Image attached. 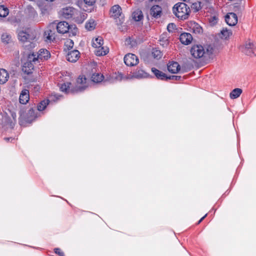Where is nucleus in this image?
Returning a JSON list of instances; mask_svg holds the SVG:
<instances>
[{"instance_id":"f257e3e1","label":"nucleus","mask_w":256,"mask_h":256,"mask_svg":"<svg viewBox=\"0 0 256 256\" xmlns=\"http://www.w3.org/2000/svg\"><path fill=\"white\" fill-rule=\"evenodd\" d=\"M191 12L190 7L184 2H178L172 8L174 14L178 19L185 20L188 18Z\"/></svg>"},{"instance_id":"f03ea898","label":"nucleus","mask_w":256,"mask_h":256,"mask_svg":"<svg viewBox=\"0 0 256 256\" xmlns=\"http://www.w3.org/2000/svg\"><path fill=\"white\" fill-rule=\"evenodd\" d=\"M34 38L33 34L28 33L26 31L20 30L18 32V38L24 44L26 50H30L35 47L36 43L34 42Z\"/></svg>"},{"instance_id":"7ed1b4c3","label":"nucleus","mask_w":256,"mask_h":256,"mask_svg":"<svg viewBox=\"0 0 256 256\" xmlns=\"http://www.w3.org/2000/svg\"><path fill=\"white\" fill-rule=\"evenodd\" d=\"M50 56V52L46 49H40L36 54L34 52L29 54L30 60H32L34 63L40 62L48 60Z\"/></svg>"},{"instance_id":"20e7f679","label":"nucleus","mask_w":256,"mask_h":256,"mask_svg":"<svg viewBox=\"0 0 256 256\" xmlns=\"http://www.w3.org/2000/svg\"><path fill=\"white\" fill-rule=\"evenodd\" d=\"M57 31L60 34H65L69 32L70 30L72 29V33L73 34H76L78 31V30L75 25L70 26L66 22H58L56 26Z\"/></svg>"},{"instance_id":"39448f33","label":"nucleus","mask_w":256,"mask_h":256,"mask_svg":"<svg viewBox=\"0 0 256 256\" xmlns=\"http://www.w3.org/2000/svg\"><path fill=\"white\" fill-rule=\"evenodd\" d=\"M240 50L246 55L252 56L256 55L254 54L255 46L254 42L250 40L244 42V44L240 48Z\"/></svg>"},{"instance_id":"423d86ee","label":"nucleus","mask_w":256,"mask_h":256,"mask_svg":"<svg viewBox=\"0 0 256 256\" xmlns=\"http://www.w3.org/2000/svg\"><path fill=\"white\" fill-rule=\"evenodd\" d=\"M56 24H50L44 32V38L47 42H52L56 38Z\"/></svg>"},{"instance_id":"0eeeda50","label":"nucleus","mask_w":256,"mask_h":256,"mask_svg":"<svg viewBox=\"0 0 256 256\" xmlns=\"http://www.w3.org/2000/svg\"><path fill=\"white\" fill-rule=\"evenodd\" d=\"M190 54L195 58H200L206 54L204 48L201 45H194L190 48Z\"/></svg>"},{"instance_id":"6e6552de","label":"nucleus","mask_w":256,"mask_h":256,"mask_svg":"<svg viewBox=\"0 0 256 256\" xmlns=\"http://www.w3.org/2000/svg\"><path fill=\"white\" fill-rule=\"evenodd\" d=\"M77 14V10L72 7H66L60 10V14L66 19L72 18Z\"/></svg>"},{"instance_id":"1a4fd4ad","label":"nucleus","mask_w":256,"mask_h":256,"mask_svg":"<svg viewBox=\"0 0 256 256\" xmlns=\"http://www.w3.org/2000/svg\"><path fill=\"white\" fill-rule=\"evenodd\" d=\"M124 62L128 66H134L136 65L139 60L137 56L132 54H128L124 57Z\"/></svg>"},{"instance_id":"9d476101","label":"nucleus","mask_w":256,"mask_h":256,"mask_svg":"<svg viewBox=\"0 0 256 256\" xmlns=\"http://www.w3.org/2000/svg\"><path fill=\"white\" fill-rule=\"evenodd\" d=\"M86 79L84 76H80L76 80V86L74 90H72V92H82L84 90L87 86L86 84Z\"/></svg>"},{"instance_id":"9b49d317","label":"nucleus","mask_w":256,"mask_h":256,"mask_svg":"<svg viewBox=\"0 0 256 256\" xmlns=\"http://www.w3.org/2000/svg\"><path fill=\"white\" fill-rule=\"evenodd\" d=\"M225 20L229 26H234L238 22V16L234 12H229L226 16Z\"/></svg>"},{"instance_id":"f8f14e48","label":"nucleus","mask_w":256,"mask_h":256,"mask_svg":"<svg viewBox=\"0 0 256 256\" xmlns=\"http://www.w3.org/2000/svg\"><path fill=\"white\" fill-rule=\"evenodd\" d=\"M80 53L78 50H72L68 52L66 60L72 62H76L80 58Z\"/></svg>"},{"instance_id":"ddd939ff","label":"nucleus","mask_w":256,"mask_h":256,"mask_svg":"<svg viewBox=\"0 0 256 256\" xmlns=\"http://www.w3.org/2000/svg\"><path fill=\"white\" fill-rule=\"evenodd\" d=\"M34 64H36V63H34L32 60H30L28 55V61L25 62L23 66L22 70L28 74L31 73L34 68Z\"/></svg>"},{"instance_id":"4468645a","label":"nucleus","mask_w":256,"mask_h":256,"mask_svg":"<svg viewBox=\"0 0 256 256\" xmlns=\"http://www.w3.org/2000/svg\"><path fill=\"white\" fill-rule=\"evenodd\" d=\"M162 8L158 5H154L150 10V14L153 17L158 18L161 16Z\"/></svg>"},{"instance_id":"2eb2a0df","label":"nucleus","mask_w":256,"mask_h":256,"mask_svg":"<svg viewBox=\"0 0 256 256\" xmlns=\"http://www.w3.org/2000/svg\"><path fill=\"white\" fill-rule=\"evenodd\" d=\"M149 74L142 70L138 68L132 73V78H143L148 77Z\"/></svg>"},{"instance_id":"dca6fc26","label":"nucleus","mask_w":256,"mask_h":256,"mask_svg":"<svg viewBox=\"0 0 256 256\" xmlns=\"http://www.w3.org/2000/svg\"><path fill=\"white\" fill-rule=\"evenodd\" d=\"M180 66L177 62H169V63L168 64V70L172 74H176L178 72L180 71Z\"/></svg>"},{"instance_id":"f3484780","label":"nucleus","mask_w":256,"mask_h":256,"mask_svg":"<svg viewBox=\"0 0 256 256\" xmlns=\"http://www.w3.org/2000/svg\"><path fill=\"white\" fill-rule=\"evenodd\" d=\"M180 40L182 44L188 45L192 41V37L190 34L184 32L180 35Z\"/></svg>"},{"instance_id":"a211bd4d","label":"nucleus","mask_w":256,"mask_h":256,"mask_svg":"<svg viewBox=\"0 0 256 256\" xmlns=\"http://www.w3.org/2000/svg\"><path fill=\"white\" fill-rule=\"evenodd\" d=\"M122 14V8L118 5L114 6L110 10L111 16L114 18H119Z\"/></svg>"},{"instance_id":"6ab92c4d","label":"nucleus","mask_w":256,"mask_h":256,"mask_svg":"<svg viewBox=\"0 0 256 256\" xmlns=\"http://www.w3.org/2000/svg\"><path fill=\"white\" fill-rule=\"evenodd\" d=\"M29 98V91L28 90H24L22 91L20 96V102L22 104H26L28 102Z\"/></svg>"},{"instance_id":"aec40b11","label":"nucleus","mask_w":256,"mask_h":256,"mask_svg":"<svg viewBox=\"0 0 256 256\" xmlns=\"http://www.w3.org/2000/svg\"><path fill=\"white\" fill-rule=\"evenodd\" d=\"M152 72L157 78L162 80H167V76L163 72L155 68H152Z\"/></svg>"},{"instance_id":"412c9836","label":"nucleus","mask_w":256,"mask_h":256,"mask_svg":"<svg viewBox=\"0 0 256 256\" xmlns=\"http://www.w3.org/2000/svg\"><path fill=\"white\" fill-rule=\"evenodd\" d=\"M9 78V74L4 69H0V84H4Z\"/></svg>"},{"instance_id":"4be33fe9","label":"nucleus","mask_w":256,"mask_h":256,"mask_svg":"<svg viewBox=\"0 0 256 256\" xmlns=\"http://www.w3.org/2000/svg\"><path fill=\"white\" fill-rule=\"evenodd\" d=\"M133 19L136 22H139L143 18V14L141 10L138 9L134 11L132 14Z\"/></svg>"},{"instance_id":"5701e85b","label":"nucleus","mask_w":256,"mask_h":256,"mask_svg":"<svg viewBox=\"0 0 256 256\" xmlns=\"http://www.w3.org/2000/svg\"><path fill=\"white\" fill-rule=\"evenodd\" d=\"M108 52V48L106 47L104 48L102 46L100 48H96L95 54L98 56H104Z\"/></svg>"},{"instance_id":"b1692460","label":"nucleus","mask_w":256,"mask_h":256,"mask_svg":"<svg viewBox=\"0 0 256 256\" xmlns=\"http://www.w3.org/2000/svg\"><path fill=\"white\" fill-rule=\"evenodd\" d=\"M104 78L103 74L99 73L93 74L91 76L92 80L96 83H98L102 81Z\"/></svg>"},{"instance_id":"393cba45","label":"nucleus","mask_w":256,"mask_h":256,"mask_svg":"<svg viewBox=\"0 0 256 256\" xmlns=\"http://www.w3.org/2000/svg\"><path fill=\"white\" fill-rule=\"evenodd\" d=\"M191 28L192 32L195 34H200L202 32V27L198 23L195 22L191 23Z\"/></svg>"},{"instance_id":"a878e982","label":"nucleus","mask_w":256,"mask_h":256,"mask_svg":"<svg viewBox=\"0 0 256 256\" xmlns=\"http://www.w3.org/2000/svg\"><path fill=\"white\" fill-rule=\"evenodd\" d=\"M36 110L30 108L26 113L28 120L32 121L34 120L36 117Z\"/></svg>"},{"instance_id":"bb28decb","label":"nucleus","mask_w":256,"mask_h":256,"mask_svg":"<svg viewBox=\"0 0 256 256\" xmlns=\"http://www.w3.org/2000/svg\"><path fill=\"white\" fill-rule=\"evenodd\" d=\"M103 44L104 40L100 36L96 38L94 40L92 41V46L95 48H100L102 46Z\"/></svg>"},{"instance_id":"cd10ccee","label":"nucleus","mask_w":256,"mask_h":256,"mask_svg":"<svg viewBox=\"0 0 256 256\" xmlns=\"http://www.w3.org/2000/svg\"><path fill=\"white\" fill-rule=\"evenodd\" d=\"M50 102L49 100H44L40 102L37 106V110L38 111L44 110Z\"/></svg>"},{"instance_id":"c85d7f7f","label":"nucleus","mask_w":256,"mask_h":256,"mask_svg":"<svg viewBox=\"0 0 256 256\" xmlns=\"http://www.w3.org/2000/svg\"><path fill=\"white\" fill-rule=\"evenodd\" d=\"M71 84H72L70 82H64L61 84L60 90L66 93H68L70 91Z\"/></svg>"},{"instance_id":"c756f323","label":"nucleus","mask_w":256,"mask_h":256,"mask_svg":"<svg viewBox=\"0 0 256 256\" xmlns=\"http://www.w3.org/2000/svg\"><path fill=\"white\" fill-rule=\"evenodd\" d=\"M242 92V90L240 88H235L230 92V97L231 98H236L240 96Z\"/></svg>"},{"instance_id":"7c9ffc66","label":"nucleus","mask_w":256,"mask_h":256,"mask_svg":"<svg viewBox=\"0 0 256 256\" xmlns=\"http://www.w3.org/2000/svg\"><path fill=\"white\" fill-rule=\"evenodd\" d=\"M160 44L162 46H166L169 44V40L164 34H162L160 36Z\"/></svg>"},{"instance_id":"2f4dec72","label":"nucleus","mask_w":256,"mask_h":256,"mask_svg":"<svg viewBox=\"0 0 256 256\" xmlns=\"http://www.w3.org/2000/svg\"><path fill=\"white\" fill-rule=\"evenodd\" d=\"M96 24L93 20L86 22L85 25L86 28L88 30H92L95 28Z\"/></svg>"},{"instance_id":"473e14b6","label":"nucleus","mask_w":256,"mask_h":256,"mask_svg":"<svg viewBox=\"0 0 256 256\" xmlns=\"http://www.w3.org/2000/svg\"><path fill=\"white\" fill-rule=\"evenodd\" d=\"M152 56L154 58L159 60L162 58V54L160 50L155 48L152 50Z\"/></svg>"},{"instance_id":"72a5a7b5","label":"nucleus","mask_w":256,"mask_h":256,"mask_svg":"<svg viewBox=\"0 0 256 256\" xmlns=\"http://www.w3.org/2000/svg\"><path fill=\"white\" fill-rule=\"evenodd\" d=\"M8 14V10L4 6H0V16L6 17Z\"/></svg>"},{"instance_id":"f704fd0d","label":"nucleus","mask_w":256,"mask_h":256,"mask_svg":"<svg viewBox=\"0 0 256 256\" xmlns=\"http://www.w3.org/2000/svg\"><path fill=\"white\" fill-rule=\"evenodd\" d=\"M221 34L222 36V38H227L232 34V32L226 28H224L221 30Z\"/></svg>"},{"instance_id":"c9c22d12","label":"nucleus","mask_w":256,"mask_h":256,"mask_svg":"<svg viewBox=\"0 0 256 256\" xmlns=\"http://www.w3.org/2000/svg\"><path fill=\"white\" fill-rule=\"evenodd\" d=\"M65 48L70 50L74 46V42L71 40H68L64 43Z\"/></svg>"},{"instance_id":"e433bc0d","label":"nucleus","mask_w":256,"mask_h":256,"mask_svg":"<svg viewBox=\"0 0 256 256\" xmlns=\"http://www.w3.org/2000/svg\"><path fill=\"white\" fill-rule=\"evenodd\" d=\"M10 40V35H8V34H3L2 35V42L6 43V44H8L9 42V41Z\"/></svg>"},{"instance_id":"4c0bfd02","label":"nucleus","mask_w":256,"mask_h":256,"mask_svg":"<svg viewBox=\"0 0 256 256\" xmlns=\"http://www.w3.org/2000/svg\"><path fill=\"white\" fill-rule=\"evenodd\" d=\"M126 44L130 46V48H133L136 46V42L132 40L131 38H127L126 40Z\"/></svg>"},{"instance_id":"58836bf2","label":"nucleus","mask_w":256,"mask_h":256,"mask_svg":"<svg viewBox=\"0 0 256 256\" xmlns=\"http://www.w3.org/2000/svg\"><path fill=\"white\" fill-rule=\"evenodd\" d=\"M192 8L195 12H198L201 8V3L200 2H196L192 4Z\"/></svg>"},{"instance_id":"ea45409f","label":"nucleus","mask_w":256,"mask_h":256,"mask_svg":"<svg viewBox=\"0 0 256 256\" xmlns=\"http://www.w3.org/2000/svg\"><path fill=\"white\" fill-rule=\"evenodd\" d=\"M209 22L211 25H214L216 24L218 21V18L216 16H212L208 18Z\"/></svg>"},{"instance_id":"a19ab883","label":"nucleus","mask_w":256,"mask_h":256,"mask_svg":"<svg viewBox=\"0 0 256 256\" xmlns=\"http://www.w3.org/2000/svg\"><path fill=\"white\" fill-rule=\"evenodd\" d=\"M176 28V25L174 23H170L167 26V30L169 32H172Z\"/></svg>"},{"instance_id":"79ce46f5","label":"nucleus","mask_w":256,"mask_h":256,"mask_svg":"<svg viewBox=\"0 0 256 256\" xmlns=\"http://www.w3.org/2000/svg\"><path fill=\"white\" fill-rule=\"evenodd\" d=\"M54 252L56 254H58L60 256H64V254L63 252H62L60 248H56L54 250Z\"/></svg>"},{"instance_id":"37998d69","label":"nucleus","mask_w":256,"mask_h":256,"mask_svg":"<svg viewBox=\"0 0 256 256\" xmlns=\"http://www.w3.org/2000/svg\"><path fill=\"white\" fill-rule=\"evenodd\" d=\"M181 78L180 76H172L167 77V80H180Z\"/></svg>"},{"instance_id":"c03bdc74","label":"nucleus","mask_w":256,"mask_h":256,"mask_svg":"<svg viewBox=\"0 0 256 256\" xmlns=\"http://www.w3.org/2000/svg\"><path fill=\"white\" fill-rule=\"evenodd\" d=\"M84 2L88 6H92L95 3V0H84Z\"/></svg>"},{"instance_id":"a18cd8bd","label":"nucleus","mask_w":256,"mask_h":256,"mask_svg":"<svg viewBox=\"0 0 256 256\" xmlns=\"http://www.w3.org/2000/svg\"><path fill=\"white\" fill-rule=\"evenodd\" d=\"M42 13L43 14H48V8H42Z\"/></svg>"},{"instance_id":"49530a36","label":"nucleus","mask_w":256,"mask_h":256,"mask_svg":"<svg viewBox=\"0 0 256 256\" xmlns=\"http://www.w3.org/2000/svg\"><path fill=\"white\" fill-rule=\"evenodd\" d=\"M4 140L6 141V142H9L10 140H11V142L12 140H13L14 139L12 138H4Z\"/></svg>"},{"instance_id":"de8ad7c7","label":"nucleus","mask_w":256,"mask_h":256,"mask_svg":"<svg viewBox=\"0 0 256 256\" xmlns=\"http://www.w3.org/2000/svg\"><path fill=\"white\" fill-rule=\"evenodd\" d=\"M206 214H205L202 218L200 220L198 221V224H199L200 222H201L206 218Z\"/></svg>"},{"instance_id":"09e8293b","label":"nucleus","mask_w":256,"mask_h":256,"mask_svg":"<svg viewBox=\"0 0 256 256\" xmlns=\"http://www.w3.org/2000/svg\"><path fill=\"white\" fill-rule=\"evenodd\" d=\"M14 126V124L12 122H10V127L11 128H13Z\"/></svg>"},{"instance_id":"8fccbe9b","label":"nucleus","mask_w":256,"mask_h":256,"mask_svg":"<svg viewBox=\"0 0 256 256\" xmlns=\"http://www.w3.org/2000/svg\"><path fill=\"white\" fill-rule=\"evenodd\" d=\"M4 120L5 122H9V120H8L6 118H3V120Z\"/></svg>"},{"instance_id":"3c124183","label":"nucleus","mask_w":256,"mask_h":256,"mask_svg":"<svg viewBox=\"0 0 256 256\" xmlns=\"http://www.w3.org/2000/svg\"><path fill=\"white\" fill-rule=\"evenodd\" d=\"M184 1H186V0H184Z\"/></svg>"}]
</instances>
